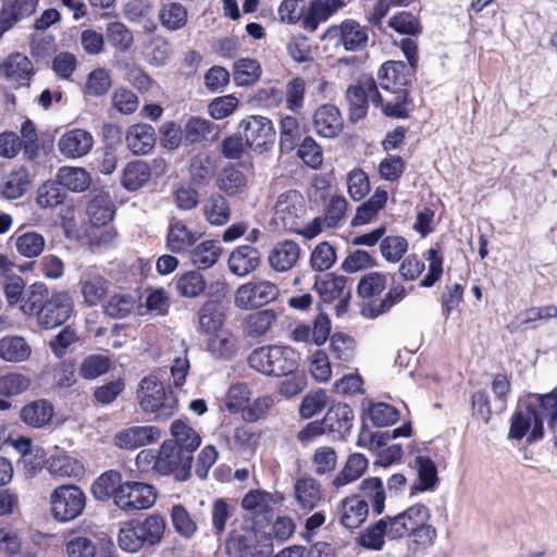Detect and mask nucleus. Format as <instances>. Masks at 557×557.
Returning a JSON list of instances; mask_svg holds the SVG:
<instances>
[{"mask_svg":"<svg viewBox=\"0 0 557 557\" xmlns=\"http://www.w3.org/2000/svg\"><path fill=\"white\" fill-rule=\"evenodd\" d=\"M548 421V428L557 440V388L553 392L536 396V405L520 406L511 418L509 437L521 440L530 431L528 441L543 437V421Z\"/></svg>","mask_w":557,"mask_h":557,"instance_id":"1","label":"nucleus"},{"mask_svg":"<svg viewBox=\"0 0 557 557\" xmlns=\"http://www.w3.org/2000/svg\"><path fill=\"white\" fill-rule=\"evenodd\" d=\"M380 87L383 92L377 90L372 95V103L381 107L384 114L392 117L406 116L405 102L407 100V89L405 86L411 81V73L407 64L403 61H387L377 72Z\"/></svg>","mask_w":557,"mask_h":557,"instance_id":"2","label":"nucleus"},{"mask_svg":"<svg viewBox=\"0 0 557 557\" xmlns=\"http://www.w3.org/2000/svg\"><path fill=\"white\" fill-rule=\"evenodd\" d=\"M429 518V509L423 505H413L395 517H388L389 539L397 540L414 535L417 542L423 545L432 544L436 531L428 524Z\"/></svg>","mask_w":557,"mask_h":557,"instance_id":"3","label":"nucleus"},{"mask_svg":"<svg viewBox=\"0 0 557 557\" xmlns=\"http://www.w3.org/2000/svg\"><path fill=\"white\" fill-rule=\"evenodd\" d=\"M248 362L252 369L264 375L282 377L299 367V355L288 346L269 345L255 349Z\"/></svg>","mask_w":557,"mask_h":557,"instance_id":"4","label":"nucleus"},{"mask_svg":"<svg viewBox=\"0 0 557 557\" xmlns=\"http://www.w3.org/2000/svg\"><path fill=\"white\" fill-rule=\"evenodd\" d=\"M137 398L140 408L145 412L162 411L156 419L165 420L174 412L176 401L172 395L165 392L164 386L157 376L149 375L141 379L137 391Z\"/></svg>","mask_w":557,"mask_h":557,"instance_id":"5","label":"nucleus"},{"mask_svg":"<svg viewBox=\"0 0 557 557\" xmlns=\"http://www.w3.org/2000/svg\"><path fill=\"white\" fill-rule=\"evenodd\" d=\"M278 295L280 288L275 283L253 277L236 289L234 305L239 309L250 310L274 301Z\"/></svg>","mask_w":557,"mask_h":557,"instance_id":"6","label":"nucleus"},{"mask_svg":"<svg viewBox=\"0 0 557 557\" xmlns=\"http://www.w3.org/2000/svg\"><path fill=\"white\" fill-rule=\"evenodd\" d=\"M50 500L54 518L62 522L77 518L86 506L84 492L75 485L57 487L51 494Z\"/></svg>","mask_w":557,"mask_h":557,"instance_id":"7","label":"nucleus"},{"mask_svg":"<svg viewBox=\"0 0 557 557\" xmlns=\"http://www.w3.org/2000/svg\"><path fill=\"white\" fill-rule=\"evenodd\" d=\"M239 127L246 146L253 151L262 153L274 145L276 132L270 119L250 115L240 122Z\"/></svg>","mask_w":557,"mask_h":557,"instance_id":"8","label":"nucleus"},{"mask_svg":"<svg viewBox=\"0 0 557 557\" xmlns=\"http://www.w3.org/2000/svg\"><path fill=\"white\" fill-rule=\"evenodd\" d=\"M156 500V488L148 483L136 481L123 483L115 495V506L127 512L151 508Z\"/></svg>","mask_w":557,"mask_h":557,"instance_id":"9","label":"nucleus"},{"mask_svg":"<svg viewBox=\"0 0 557 557\" xmlns=\"http://www.w3.org/2000/svg\"><path fill=\"white\" fill-rule=\"evenodd\" d=\"M306 213V201L297 190L282 193L274 205V219L277 225L288 231L299 230V221Z\"/></svg>","mask_w":557,"mask_h":557,"instance_id":"10","label":"nucleus"},{"mask_svg":"<svg viewBox=\"0 0 557 557\" xmlns=\"http://www.w3.org/2000/svg\"><path fill=\"white\" fill-rule=\"evenodd\" d=\"M193 457L176 449L172 443H163L157 459V472L161 475H174L184 482L190 476Z\"/></svg>","mask_w":557,"mask_h":557,"instance_id":"11","label":"nucleus"},{"mask_svg":"<svg viewBox=\"0 0 557 557\" xmlns=\"http://www.w3.org/2000/svg\"><path fill=\"white\" fill-rule=\"evenodd\" d=\"M73 309L74 302L67 292L54 293L38 311V323L45 329L57 327L70 319Z\"/></svg>","mask_w":557,"mask_h":557,"instance_id":"12","label":"nucleus"},{"mask_svg":"<svg viewBox=\"0 0 557 557\" xmlns=\"http://www.w3.org/2000/svg\"><path fill=\"white\" fill-rule=\"evenodd\" d=\"M35 72L32 60L21 52L10 53L0 61V78L15 88L28 87Z\"/></svg>","mask_w":557,"mask_h":557,"instance_id":"13","label":"nucleus"},{"mask_svg":"<svg viewBox=\"0 0 557 557\" xmlns=\"http://www.w3.org/2000/svg\"><path fill=\"white\" fill-rule=\"evenodd\" d=\"M375 91V81L372 76L361 75L356 85L350 86L346 91L349 103V117L352 122L359 121L367 115L368 104L372 102V95Z\"/></svg>","mask_w":557,"mask_h":557,"instance_id":"14","label":"nucleus"},{"mask_svg":"<svg viewBox=\"0 0 557 557\" xmlns=\"http://www.w3.org/2000/svg\"><path fill=\"white\" fill-rule=\"evenodd\" d=\"M324 38L335 40L336 46L342 45L346 50L356 51L366 47L368 34L357 22L349 20L329 27Z\"/></svg>","mask_w":557,"mask_h":557,"instance_id":"15","label":"nucleus"},{"mask_svg":"<svg viewBox=\"0 0 557 557\" xmlns=\"http://www.w3.org/2000/svg\"><path fill=\"white\" fill-rule=\"evenodd\" d=\"M78 286L84 304L88 307H96L107 296L110 282L99 272L87 270L81 275Z\"/></svg>","mask_w":557,"mask_h":557,"instance_id":"16","label":"nucleus"},{"mask_svg":"<svg viewBox=\"0 0 557 557\" xmlns=\"http://www.w3.org/2000/svg\"><path fill=\"white\" fill-rule=\"evenodd\" d=\"M301 256L298 243L285 239L277 242L268 256L269 265L275 272L284 273L294 269Z\"/></svg>","mask_w":557,"mask_h":557,"instance_id":"17","label":"nucleus"},{"mask_svg":"<svg viewBox=\"0 0 557 557\" xmlns=\"http://www.w3.org/2000/svg\"><path fill=\"white\" fill-rule=\"evenodd\" d=\"M161 436L158 428L152 425L131 426L114 435L113 442L121 449H135L153 442Z\"/></svg>","mask_w":557,"mask_h":557,"instance_id":"18","label":"nucleus"},{"mask_svg":"<svg viewBox=\"0 0 557 557\" xmlns=\"http://www.w3.org/2000/svg\"><path fill=\"white\" fill-rule=\"evenodd\" d=\"M294 499L297 506L311 511L319 506L323 499V492L320 482L311 475H304L294 482Z\"/></svg>","mask_w":557,"mask_h":557,"instance_id":"19","label":"nucleus"},{"mask_svg":"<svg viewBox=\"0 0 557 557\" xmlns=\"http://www.w3.org/2000/svg\"><path fill=\"white\" fill-rule=\"evenodd\" d=\"M92 146V135L82 128H74L64 133L58 141V149L61 154L70 159L86 156Z\"/></svg>","mask_w":557,"mask_h":557,"instance_id":"20","label":"nucleus"},{"mask_svg":"<svg viewBox=\"0 0 557 557\" xmlns=\"http://www.w3.org/2000/svg\"><path fill=\"white\" fill-rule=\"evenodd\" d=\"M369 504L354 494L343 498L338 505L339 523L346 529L359 528L368 518Z\"/></svg>","mask_w":557,"mask_h":557,"instance_id":"21","label":"nucleus"},{"mask_svg":"<svg viewBox=\"0 0 557 557\" xmlns=\"http://www.w3.org/2000/svg\"><path fill=\"white\" fill-rule=\"evenodd\" d=\"M230 557H257V534L252 528H242L228 533L225 542Z\"/></svg>","mask_w":557,"mask_h":557,"instance_id":"22","label":"nucleus"},{"mask_svg":"<svg viewBox=\"0 0 557 557\" xmlns=\"http://www.w3.org/2000/svg\"><path fill=\"white\" fill-rule=\"evenodd\" d=\"M313 126L320 136L334 138L342 133L344 121L336 107L324 104L315 110L313 114Z\"/></svg>","mask_w":557,"mask_h":557,"instance_id":"23","label":"nucleus"},{"mask_svg":"<svg viewBox=\"0 0 557 557\" xmlns=\"http://www.w3.org/2000/svg\"><path fill=\"white\" fill-rule=\"evenodd\" d=\"M125 143L134 154H146L154 147L156 131L150 124H133L127 128Z\"/></svg>","mask_w":557,"mask_h":557,"instance_id":"24","label":"nucleus"},{"mask_svg":"<svg viewBox=\"0 0 557 557\" xmlns=\"http://www.w3.org/2000/svg\"><path fill=\"white\" fill-rule=\"evenodd\" d=\"M228 269L237 276H246L259 267L260 253L257 248L244 245L235 248L228 257Z\"/></svg>","mask_w":557,"mask_h":557,"instance_id":"25","label":"nucleus"},{"mask_svg":"<svg viewBox=\"0 0 557 557\" xmlns=\"http://www.w3.org/2000/svg\"><path fill=\"white\" fill-rule=\"evenodd\" d=\"M250 185V175L235 166L224 169L218 178L219 189L230 197L247 194Z\"/></svg>","mask_w":557,"mask_h":557,"instance_id":"26","label":"nucleus"},{"mask_svg":"<svg viewBox=\"0 0 557 557\" xmlns=\"http://www.w3.org/2000/svg\"><path fill=\"white\" fill-rule=\"evenodd\" d=\"M322 421L326 431L344 436L354 425V412L347 404L338 403L329 408Z\"/></svg>","mask_w":557,"mask_h":557,"instance_id":"27","label":"nucleus"},{"mask_svg":"<svg viewBox=\"0 0 557 557\" xmlns=\"http://www.w3.org/2000/svg\"><path fill=\"white\" fill-rule=\"evenodd\" d=\"M343 7V0H313L304 16V27L314 32L320 23L326 22Z\"/></svg>","mask_w":557,"mask_h":557,"instance_id":"28","label":"nucleus"},{"mask_svg":"<svg viewBox=\"0 0 557 557\" xmlns=\"http://www.w3.org/2000/svg\"><path fill=\"white\" fill-rule=\"evenodd\" d=\"M32 346L20 335H7L0 338V359L5 362L18 363L32 356Z\"/></svg>","mask_w":557,"mask_h":557,"instance_id":"29","label":"nucleus"},{"mask_svg":"<svg viewBox=\"0 0 557 557\" xmlns=\"http://www.w3.org/2000/svg\"><path fill=\"white\" fill-rule=\"evenodd\" d=\"M198 330L205 334H213L220 330L225 322L223 306L214 300L206 301L198 310Z\"/></svg>","mask_w":557,"mask_h":557,"instance_id":"30","label":"nucleus"},{"mask_svg":"<svg viewBox=\"0 0 557 557\" xmlns=\"http://www.w3.org/2000/svg\"><path fill=\"white\" fill-rule=\"evenodd\" d=\"M202 213L209 224L222 226L231 220L232 210L223 195L213 193L203 200Z\"/></svg>","mask_w":557,"mask_h":557,"instance_id":"31","label":"nucleus"},{"mask_svg":"<svg viewBox=\"0 0 557 557\" xmlns=\"http://www.w3.org/2000/svg\"><path fill=\"white\" fill-rule=\"evenodd\" d=\"M210 335L207 349L213 358L230 359L237 352L238 338L232 331L223 329Z\"/></svg>","mask_w":557,"mask_h":557,"instance_id":"32","label":"nucleus"},{"mask_svg":"<svg viewBox=\"0 0 557 557\" xmlns=\"http://www.w3.org/2000/svg\"><path fill=\"white\" fill-rule=\"evenodd\" d=\"M198 237L183 221H173L169 225L166 247L175 253L187 251Z\"/></svg>","mask_w":557,"mask_h":557,"instance_id":"33","label":"nucleus"},{"mask_svg":"<svg viewBox=\"0 0 557 557\" xmlns=\"http://www.w3.org/2000/svg\"><path fill=\"white\" fill-rule=\"evenodd\" d=\"M388 198L385 189L377 188L372 197L357 208L351 220V226H362L376 220L380 211L384 208Z\"/></svg>","mask_w":557,"mask_h":557,"instance_id":"34","label":"nucleus"},{"mask_svg":"<svg viewBox=\"0 0 557 557\" xmlns=\"http://www.w3.org/2000/svg\"><path fill=\"white\" fill-rule=\"evenodd\" d=\"M347 278L343 275L327 273L314 282V288L324 301H333L341 297H349L350 290L346 289Z\"/></svg>","mask_w":557,"mask_h":557,"instance_id":"35","label":"nucleus"},{"mask_svg":"<svg viewBox=\"0 0 557 557\" xmlns=\"http://www.w3.org/2000/svg\"><path fill=\"white\" fill-rule=\"evenodd\" d=\"M171 434L174 438V447L182 453L193 457V453L198 449L201 444V437L189 425L181 420H176L171 425Z\"/></svg>","mask_w":557,"mask_h":557,"instance_id":"36","label":"nucleus"},{"mask_svg":"<svg viewBox=\"0 0 557 557\" xmlns=\"http://www.w3.org/2000/svg\"><path fill=\"white\" fill-rule=\"evenodd\" d=\"M367 469L368 459L362 454H351L343 470L334 476L331 484L335 488L346 486L360 479Z\"/></svg>","mask_w":557,"mask_h":557,"instance_id":"37","label":"nucleus"},{"mask_svg":"<svg viewBox=\"0 0 557 557\" xmlns=\"http://www.w3.org/2000/svg\"><path fill=\"white\" fill-rule=\"evenodd\" d=\"M29 184V173L25 168L21 166L3 177L0 191L7 199H18L27 191Z\"/></svg>","mask_w":557,"mask_h":557,"instance_id":"38","label":"nucleus"},{"mask_svg":"<svg viewBox=\"0 0 557 557\" xmlns=\"http://www.w3.org/2000/svg\"><path fill=\"white\" fill-rule=\"evenodd\" d=\"M389 539V521L381 519L364 529L356 539V543L369 550H381L385 543V537Z\"/></svg>","mask_w":557,"mask_h":557,"instance_id":"39","label":"nucleus"},{"mask_svg":"<svg viewBox=\"0 0 557 557\" xmlns=\"http://www.w3.org/2000/svg\"><path fill=\"white\" fill-rule=\"evenodd\" d=\"M357 495L371 504L374 513L381 515L384 511L386 493L380 478L364 479L359 485V494Z\"/></svg>","mask_w":557,"mask_h":557,"instance_id":"40","label":"nucleus"},{"mask_svg":"<svg viewBox=\"0 0 557 557\" xmlns=\"http://www.w3.org/2000/svg\"><path fill=\"white\" fill-rule=\"evenodd\" d=\"M123 485L122 474L116 470H109L102 473L91 485V492L98 500H108L113 498Z\"/></svg>","mask_w":557,"mask_h":557,"instance_id":"41","label":"nucleus"},{"mask_svg":"<svg viewBox=\"0 0 557 557\" xmlns=\"http://www.w3.org/2000/svg\"><path fill=\"white\" fill-rule=\"evenodd\" d=\"M52 417L53 407L47 400L33 401L21 410L22 420L33 428H42L51 421Z\"/></svg>","mask_w":557,"mask_h":557,"instance_id":"42","label":"nucleus"},{"mask_svg":"<svg viewBox=\"0 0 557 557\" xmlns=\"http://www.w3.org/2000/svg\"><path fill=\"white\" fill-rule=\"evenodd\" d=\"M216 164L207 153L194 156L189 164L191 181L197 185H207L215 175Z\"/></svg>","mask_w":557,"mask_h":557,"instance_id":"43","label":"nucleus"},{"mask_svg":"<svg viewBox=\"0 0 557 557\" xmlns=\"http://www.w3.org/2000/svg\"><path fill=\"white\" fill-rule=\"evenodd\" d=\"M150 168L141 160L126 164L123 170L122 184L127 190H138L150 180Z\"/></svg>","mask_w":557,"mask_h":557,"instance_id":"44","label":"nucleus"},{"mask_svg":"<svg viewBox=\"0 0 557 557\" xmlns=\"http://www.w3.org/2000/svg\"><path fill=\"white\" fill-rule=\"evenodd\" d=\"M57 180L60 185L72 191L86 190L91 182L89 173L83 168L63 166L58 171Z\"/></svg>","mask_w":557,"mask_h":557,"instance_id":"45","label":"nucleus"},{"mask_svg":"<svg viewBox=\"0 0 557 557\" xmlns=\"http://www.w3.org/2000/svg\"><path fill=\"white\" fill-rule=\"evenodd\" d=\"M276 322V313L271 309H265L250 313L243 322L244 332L253 337L264 335Z\"/></svg>","mask_w":557,"mask_h":557,"instance_id":"46","label":"nucleus"},{"mask_svg":"<svg viewBox=\"0 0 557 557\" xmlns=\"http://www.w3.org/2000/svg\"><path fill=\"white\" fill-rule=\"evenodd\" d=\"M188 13L186 8L178 2L163 3L159 11L161 25L168 30H177L187 23Z\"/></svg>","mask_w":557,"mask_h":557,"instance_id":"47","label":"nucleus"},{"mask_svg":"<svg viewBox=\"0 0 557 557\" xmlns=\"http://www.w3.org/2000/svg\"><path fill=\"white\" fill-rule=\"evenodd\" d=\"M48 469L52 475L59 478H78L84 473L83 465L69 455L51 456L48 459Z\"/></svg>","mask_w":557,"mask_h":557,"instance_id":"48","label":"nucleus"},{"mask_svg":"<svg viewBox=\"0 0 557 557\" xmlns=\"http://www.w3.org/2000/svg\"><path fill=\"white\" fill-rule=\"evenodd\" d=\"M151 9L147 0H129L124 4L123 13L128 21L144 23L146 32L152 33L157 26L150 18Z\"/></svg>","mask_w":557,"mask_h":557,"instance_id":"49","label":"nucleus"},{"mask_svg":"<svg viewBox=\"0 0 557 557\" xmlns=\"http://www.w3.org/2000/svg\"><path fill=\"white\" fill-rule=\"evenodd\" d=\"M221 251L222 248L218 242L205 240L191 250V262L199 269H209L216 263Z\"/></svg>","mask_w":557,"mask_h":557,"instance_id":"50","label":"nucleus"},{"mask_svg":"<svg viewBox=\"0 0 557 557\" xmlns=\"http://www.w3.org/2000/svg\"><path fill=\"white\" fill-rule=\"evenodd\" d=\"M136 307V299L127 293H114L103 305L104 313L113 319L129 315Z\"/></svg>","mask_w":557,"mask_h":557,"instance_id":"51","label":"nucleus"},{"mask_svg":"<svg viewBox=\"0 0 557 557\" xmlns=\"http://www.w3.org/2000/svg\"><path fill=\"white\" fill-rule=\"evenodd\" d=\"M206 280L198 271H188L176 280V289L180 296L185 298H197L206 289Z\"/></svg>","mask_w":557,"mask_h":557,"instance_id":"52","label":"nucleus"},{"mask_svg":"<svg viewBox=\"0 0 557 557\" xmlns=\"http://www.w3.org/2000/svg\"><path fill=\"white\" fill-rule=\"evenodd\" d=\"M273 495L262 490H251L242 499V508L252 516H260L273 506Z\"/></svg>","mask_w":557,"mask_h":557,"instance_id":"53","label":"nucleus"},{"mask_svg":"<svg viewBox=\"0 0 557 557\" xmlns=\"http://www.w3.org/2000/svg\"><path fill=\"white\" fill-rule=\"evenodd\" d=\"M145 544H158L164 533V520L157 515H150L144 520H134Z\"/></svg>","mask_w":557,"mask_h":557,"instance_id":"54","label":"nucleus"},{"mask_svg":"<svg viewBox=\"0 0 557 557\" xmlns=\"http://www.w3.org/2000/svg\"><path fill=\"white\" fill-rule=\"evenodd\" d=\"M215 125L206 119L190 117L184 126V141L186 144L202 143L209 139Z\"/></svg>","mask_w":557,"mask_h":557,"instance_id":"55","label":"nucleus"},{"mask_svg":"<svg viewBox=\"0 0 557 557\" xmlns=\"http://www.w3.org/2000/svg\"><path fill=\"white\" fill-rule=\"evenodd\" d=\"M261 73V65L256 59L243 58L234 64V79L239 86H248L256 83Z\"/></svg>","mask_w":557,"mask_h":557,"instance_id":"56","label":"nucleus"},{"mask_svg":"<svg viewBox=\"0 0 557 557\" xmlns=\"http://www.w3.org/2000/svg\"><path fill=\"white\" fill-rule=\"evenodd\" d=\"M301 138L298 120L295 116L286 115L280 123V147L283 151H292L296 148Z\"/></svg>","mask_w":557,"mask_h":557,"instance_id":"57","label":"nucleus"},{"mask_svg":"<svg viewBox=\"0 0 557 557\" xmlns=\"http://www.w3.org/2000/svg\"><path fill=\"white\" fill-rule=\"evenodd\" d=\"M414 466L418 472V484L416 485V490H432L438 482L435 463L429 457L418 456L414 460Z\"/></svg>","mask_w":557,"mask_h":557,"instance_id":"58","label":"nucleus"},{"mask_svg":"<svg viewBox=\"0 0 557 557\" xmlns=\"http://www.w3.org/2000/svg\"><path fill=\"white\" fill-rule=\"evenodd\" d=\"M45 237L36 232H26L15 239L17 252L25 258L38 257L45 249Z\"/></svg>","mask_w":557,"mask_h":557,"instance_id":"59","label":"nucleus"},{"mask_svg":"<svg viewBox=\"0 0 557 557\" xmlns=\"http://www.w3.org/2000/svg\"><path fill=\"white\" fill-rule=\"evenodd\" d=\"M407 296V289L405 286L398 284L391 287L385 298L379 302H372L368 308L362 309V313L366 317L376 318L384 313L394 305L403 300Z\"/></svg>","mask_w":557,"mask_h":557,"instance_id":"60","label":"nucleus"},{"mask_svg":"<svg viewBox=\"0 0 557 557\" xmlns=\"http://www.w3.org/2000/svg\"><path fill=\"white\" fill-rule=\"evenodd\" d=\"M171 521L175 531L185 539H190L197 532V523L183 505H174L171 509Z\"/></svg>","mask_w":557,"mask_h":557,"instance_id":"61","label":"nucleus"},{"mask_svg":"<svg viewBox=\"0 0 557 557\" xmlns=\"http://www.w3.org/2000/svg\"><path fill=\"white\" fill-rule=\"evenodd\" d=\"M30 385V379L23 373L9 372L0 375V396L13 397L26 392Z\"/></svg>","mask_w":557,"mask_h":557,"instance_id":"62","label":"nucleus"},{"mask_svg":"<svg viewBox=\"0 0 557 557\" xmlns=\"http://www.w3.org/2000/svg\"><path fill=\"white\" fill-rule=\"evenodd\" d=\"M408 249V242L399 235L386 236L381 240L380 252L382 257L391 262L397 263L404 257Z\"/></svg>","mask_w":557,"mask_h":557,"instance_id":"63","label":"nucleus"},{"mask_svg":"<svg viewBox=\"0 0 557 557\" xmlns=\"http://www.w3.org/2000/svg\"><path fill=\"white\" fill-rule=\"evenodd\" d=\"M106 35L109 42L120 51H127L133 42L134 36L131 29L121 22H111L107 25Z\"/></svg>","mask_w":557,"mask_h":557,"instance_id":"64","label":"nucleus"}]
</instances>
